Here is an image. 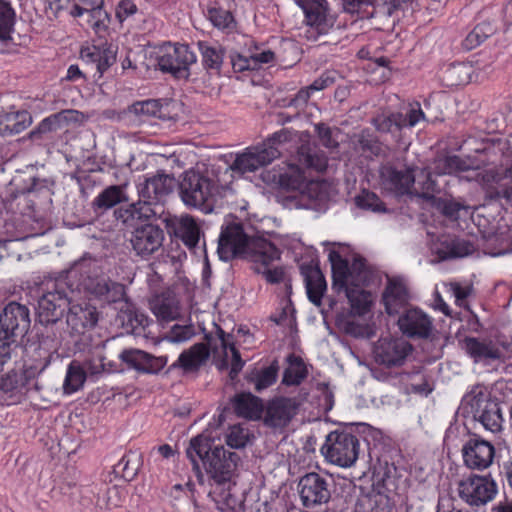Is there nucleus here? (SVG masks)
I'll return each mask as SVG.
<instances>
[{"mask_svg": "<svg viewBox=\"0 0 512 512\" xmlns=\"http://www.w3.org/2000/svg\"><path fill=\"white\" fill-rule=\"evenodd\" d=\"M298 163H289L274 171L271 181L279 188L294 191L301 190L306 184L304 168L324 171L327 168V157L309 144L301 145L297 151Z\"/></svg>", "mask_w": 512, "mask_h": 512, "instance_id": "5", "label": "nucleus"}, {"mask_svg": "<svg viewBox=\"0 0 512 512\" xmlns=\"http://www.w3.org/2000/svg\"><path fill=\"white\" fill-rule=\"evenodd\" d=\"M424 113L421 108H411L406 114L400 112H382L371 119V124L379 133L390 134L395 141H399L401 131L407 127L415 126Z\"/></svg>", "mask_w": 512, "mask_h": 512, "instance_id": "14", "label": "nucleus"}, {"mask_svg": "<svg viewBox=\"0 0 512 512\" xmlns=\"http://www.w3.org/2000/svg\"><path fill=\"white\" fill-rule=\"evenodd\" d=\"M315 131L323 146L327 148L338 147V141L334 139L332 129L324 123L315 125Z\"/></svg>", "mask_w": 512, "mask_h": 512, "instance_id": "63", "label": "nucleus"}, {"mask_svg": "<svg viewBox=\"0 0 512 512\" xmlns=\"http://www.w3.org/2000/svg\"><path fill=\"white\" fill-rule=\"evenodd\" d=\"M300 273L305 282L308 299L316 306H320L327 287L320 268L312 263H303L300 265Z\"/></svg>", "mask_w": 512, "mask_h": 512, "instance_id": "33", "label": "nucleus"}, {"mask_svg": "<svg viewBox=\"0 0 512 512\" xmlns=\"http://www.w3.org/2000/svg\"><path fill=\"white\" fill-rule=\"evenodd\" d=\"M321 452L330 463L350 467L358 458L359 440L349 432L333 431L327 435Z\"/></svg>", "mask_w": 512, "mask_h": 512, "instance_id": "8", "label": "nucleus"}, {"mask_svg": "<svg viewBox=\"0 0 512 512\" xmlns=\"http://www.w3.org/2000/svg\"><path fill=\"white\" fill-rule=\"evenodd\" d=\"M175 492H179L180 496H175V502L172 503L176 512H197V506L191 495L184 491L180 484L174 485Z\"/></svg>", "mask_w": 512, "mask_h": 512, "instance_id": "56", "label": "nucleus"}, {"mask_svg": "<svg viewBox=\"0 0 512 512\" xmlns=\"http://www.w3.org/2000/svg\"><path fill=\"white\" fill-rule=\"evenodd\" d=\"M129 200L121 185H111L105 188L92 202L94 212L103 213L114 206Z\"/></svg>", "mask_w": 512, "mask_h": 512, "instance_id": "39", "label": "nucleus"}, {"mask_svg": "<svg viewBox=\"0 0 512 512\" xmlns=\"http://www.w3.org/2000/svg\"><path fill=\"white\" fill-rule=\"evenodd\" d=\"M210 350L205 343H196L184 350L169 370L180 368L184 373L197 372L209 359Z\"/></svg>", "mask_w": 512, "mask_h": 512, "instance_id": "32", "label": "nucleus"}, {"mask_svg": "<svg viewBox=\"0 0 512 512\" xmlns=\"http://www.w3.org/2000/svg\"><path fill=\"white\" fill-rule=\"evenodd\" d=\"M139 467L140 455L133 452L124 455L116 465V468L122 470L123 476L126 478H133L137 474Z\"/></svg>", "mask_w": 512, "mask_h": 512, "instance_id": "58", "label": "nucleus"}, {"mask_svg": "<svg viewBox=\"0 0 512 512\" xmlns=\"http://www.w3.org/2000/svg\"><path fill=\"white\" fill-rule=\"evenodd\" d=\"M195 334V328L192 324H175L170 328L169 331L166 332L164 339L168 342L178 344L190 340Z\"/></svg>", "mask_w": 512, "mask_h": 512, "instance_id": "54", "label": "nucleus"}, {"mask_svg": "<svg viewBox=\"0 0 512 512\" xmlns=\"http://www.w3.org/2000/svg\"><path fill=\"white\" fill-rule=\"evenodd\" d=\"M497 485L491 478L471 474L458 483L459 497L471 507H480L492 501Z\"/></svg>", "mask_w": 512, "mask_h": 512, "instance_id": "13", "label": "nucleus"}, {"mask_svg": "<svg viewBox=\"0 0 512 512\" xmlns=\"http://www.w3.org/2000/svg\"><path fill=\"white\" fill-rule=\"evenodd\" d=\"M412 0H342L344 12L362 17H391Z\"/></svg>", "mask_w": 512, "mask_h": 512, "instance_id": "17", "label": "nucleus"}, {"mask_svg": "<svg viewBox=\"0 0 512 512\" xmlns=\"http://www.w3.org/2000/svg\"><path fill=\"white\" fill-rule=\"evenodd\" d=\"M491 33L490 24H479L466 36L463 45L466 49L471 50L480 45Z\"/></svg>", "mask_w": 512, "mask_h": 512, "instance_id": "55", "label": "nucleus"}, {"mask_svg": "<svg viewBox=\"0 0 512 512\" xmlns=\"http://www.w3.org/2000/svg\"><path fill=\"white\" fill-rule=\"evenodd\" d=\"M435 182L428 177L426 182V192L421 194V197L431 203V205L437 209L441 214L445 217H448L452 220H457L459 218V211L463 207L459 202L454 200H449L441 197H435L433 194L429 193V190L432 192L435 190Z\"/></svg>", "mask_w": 512, "mask_h": 512, "instance_id": "40", "label": "nucleus"}, {"mask_svg": "<svg viewBox=\"0 0 512 512\" xmlns=\"http://www.w3.org/2000/svg\"><path fill=\"white\" fill-rule=\"evenodd\" d=\"M150 307L160 321L169 322L177 319L180 315L179 301L175 294L170 291L156 295L150 301Z\"/></svg>", "mask_w": 512, "mask_h": 512, "instance_id": "35", "label": "nucleus"}, {"mask_svg": "<svg viewBox=\"0 0 512 512\" xmlns=\"http://www.w3.org/2000/svg\"><path fill=\"white\" fill-rule=\"evenodd\" d=\"M461 452L464 465L467 468L482 471L491 466L495 448L489 441L473 434L464 443Z\"/></svg>", "mask_w": 512, "mask_h": 512, "instance_id": "19", "label": "nucleus"}, {"mask_svg": "<svg viewBox=\"0 0 512 512\" xmlns=\"http://www.w3.org/2000/svg\"><path fill=\"white\" fill-rule=\"evenodd\" d=\"M197 47L200 53L201 65L210 76H220L224 64L225 48L220 44L208 41H198Z\"/></svg>", "mask_w": 512, "mask_h": 512, "instance_id": "34", "label": "nucleus"}, {"mask_svg": "<svg viewBox=\"0 0 512 512\" xmlns=\"http://www.w3.org/2000/svg\"><path fill=\"white\" fill-rule=\"evenodd\" d=\"M331 485L328 480L316 472L303 475L297 485L302 505L315 508L328 503L331 498Z\"/></svg>", "mask_w": 512, "mask_h": 512, "instance_id": "15", "label": "nucleus"}, {"mask_svg": "<svg viewBox=\"0 0 512 512\" xmlns=\"http://www.w3.org/2000/svg\"><path fill=\"white\" fill-rule=\"evenodd\" d=\"M287 361L289 366L284 371L282 383L287 386L300 384L307 376V369L302 358L290 354Z\"/></svg>", "mask_w": 512, "mask_h": 512, "instance_id": "46", "label": "nucleus"}, {"mask_svg": "<svg viewBox=\"0 0 512 512\" xmlns=\"http://www.w3.org/2000/svg\"><path fill=\"white\" fill-rule=\"evenodd\" d=\"M339 328L347 335L359 338L367 335V325L355 319H344L338 322Z\"/></svg>", "mask_w": 512, "mask_h": 512, "instance_id": "61", "label": "nucleus"}, {"mask_svg": "<svg viewBox=\"0 0 512 512\" xmlns=\"http://www.w3.org/2000/svg\"><path fill=\"white\" fill-rule=\"evenodd\" d=\"M164 239V230L151 222L137 225L130 232L128 241L135 256L148 260L163 246Z\"/></svg>", "mask_w": 512, "mask_h": 512, "instance_id": "12", "label": "nucleus"}, {"mask_svg": "<svg viewBox=\"0 0 512 512\" xmlns=\"http://www.w3.org/2000/svg\"><path fill=\"white\" fill-rule=\"evenodd\" d=\"M444 249L440 252L442 259L462 258L475 251V245L464 238H453L443 242Z\"/></svg>", "mask_w": 512, "mask_h": 512, "instance_id": "43", "label": "nucleus"}, {"mask_svg": "<svg viewBox=\"0 0 512 512\" xmlns=\"http://www.w3.org/2000/svg\"><path fill=\"white\" fill-rule=\"evenodd\" d=\"M398 325L403 334L410 338H428L433 327L430 317L417 308L408 309L400 316Z\"/></svg>", "mask_w": 512, "mask_h": 512, "instance_id": "28", "label": "nucleus"}, {"mask_svg": "<svg viewBox=\"0 0 512 512\" xmlns=\"http://www.w3.org/2000/svg\"><path fill=\"white\" fill-rule=\"evenodd\" d=\"M209 497L221 512H247L244 493L237 492L235 487L231 486V483L226 486L211 488Z\"/></svg>", "mask_w": 512, "mask_h": 512, "instance_id": "29", "label": "nucleus"}, {"mask_svg": "<svg viewBox=\"0 0 512 512\" xmlns=\"http://www.w3.org/2000/svg\"><path fill=\"white\" fill-rule=\"evenodd\" d=\"M248 442V433L239 425L230 427L226 435V443L230 448H244Z\"/></svg>", "mask_w": 512, "mask_h": 512, "instance_id": "60", "label": "nucleus"}, {"mask_svg": "<svg viewBox=\"0 0 512 512\" xmlns=\"http://www.w3.org/2000/svg\"><path fill=\"white\" fill-rule=\"evenodd\" d=\"M197 56L187 44H166L157 57L159 69L177 79H188L189 67L196 63Z\"/></svg>", "mask_w": 512, "mask_h": 512, "instance_id": "10", "label": "nucleus"}, {"mask_svg": "<svg viewBox=\"0 0 512 512\" xmlns=\"http://www.w3.org/2000/svg\"><path fill=\"white\" fill-rule=\"evenodd\" d=\"M135 208L137 211L136 218L141 221H147V223H156L161 220L165 224L166 217L170 214L166 212L164 204L157 201H150L139 197V200L135 202Z\"/></svg>", "mask_w": 512, "mask_h": 512, "instance_id": "41", "label": "nucleus"}, {"mask_svg": "<svg viewBox=\"0 0 512 512\" xmlns=\"http://www.w3.org/2000/svg\"><path fill=\"white\" fill-rule=\"evenodd\" d=\"M255 272L262 274L265 280L270 284H278L280 282H286V289L288 293H291L290 279H287L285 270L282 267H276L270 269L269 266L265 268H255Z\"/></svg>", "mask_w": 512, "mask_h": 512, "instance_id": "57", "label": "nucleus"}, {"mask_svg": "<svg viewBox=\"0 0 512 512\" xmlns=\"http://www.w3.org/2000/svg\"><path fill=\"white\" fill-rule=\"evenodd\" d=\"M31 124L27 111L5 112L0 109V136L19 134Z\"/></svg>", "mask_w": 512, "mask_h": 512, "instance_id": "38", "label": "nucleus"}, {"mask_svg": "<svg viewBox=\"0 0 512 512\" xmlns=\"http://www.w3.org/2000/svg\"><path fill=\"white\" fill-rule=\"evenodd\" d=\"M332 268L333 289L343 292L347 297L352 311L363 315L369 311L372 304L371 293L363 289L373 280L374 271L365 258L358 254L352 256V262L344 258L340 252H329Z\"/></svg>", "mask_w": 512, "mask_h": 512, "instance_id": "2", "label": "nucleus"}, {"mask_svg": "<svg viewBox=\"0 0 512 512\" xmlns=\"http://www.w3.org/2000/svg\"><path fill=\"white\" fill-rule=\"evenodd\" d=\"M81 291L101 304L115 302L124 295L120 283L105 276L95 259L84 257L66 275L46 284L37 297L35 321L45 328L56 325Z\"/></svg>", "mask_w": 512, "mask_h": 512, "instance_id": "1", "label": "nucleus"}, {"mask_svg": "<svg viewBox=\"0 0 512 512\" xmlns=\"http://www.w3.org/2000/svg\"><path fill=\"white\" fill-rule=\"evenodd\" d=\"M231 65L234 72H244L247 70H256L255 62L252 58V52L249 55H242L240 53H231Z\"/></svg>", "mask_w": 512, "mask_h": 512, "instance_id": "62", "label": "nucleus"}, {"mask_svg": "<svg viewBox=\"0 0 512 512\" xmlns=\"http://www.w3.org/2000/svg\"><path fill=\"white\" fill-rule=\"evenodd\" d=\"M472 71L470 63H452L443 71L442 78L449 87L464 85L470 82Z\"/></svg>", "mask_w": 512, "mask_h": 512, "instance_id": "42", "label": "nucleus"}, {"mask_svg": "<svg viewBox=\"0 0 512 512\" xmlns=\"http://www.w3.org/2000/svg\"><path fill=\"white\" fill-rule=\"evenodd\" d=\"M207 17L214 27L221 30L229 29L234 22L232 14L219 7H209L207 9Z\"/></svg>", "mask_w": 512, "mask_h": 512, "instance_id": "53", "label": "nucleus"}, {"mask_svg": "<svg viewBox=\"0 0 512 512\" xmlns=\"http://www.w3.org/2000/svg\"><path fill=\"white\" fill-rule=\"evenodd\" d=\"M304 13L307 38L317 40L333 30L336 16L331 13L327 0H296Z\"/></svg>", "mask_w": 512, "mask_h": 512, "instance_id": "9", "label": "nucleus"}, {"mask_svg": "<svg viewBox=\"0 0 512 512\" xmlns=\"http://www.w3.org/2000/svg\"><path fill=\"white\" fill-rule=\"evenodd\" d=\"M86 380V373L76 362H72L67 369L63 384L65 394H72L78 391Z\"/></svg>", "mask_w": 512, "mask_h": 512, "instance_id": "47", "label": "nucleus"}, {"mask_svg": "<svg viewBox=\"0 0 512 512\" xmlns=\"http://www.w3.org/2000/svg\"><path fill=\"white\" fill-rule=\"evenodd\" d=\"M278 370L279 365L275 360L270 366L253 371L246 378L248 382L254 383L257 392H261L276 382Z\"/></svg>", "mask_w": 512, "mask_h": 512, "instance_id": "45", "label": "nucleus"}, {"mask_svg": "<svg viewBox=\"0 0 512 512\" xmlns=\"http://www.w3.org/2000/svg\"><path fill=\"white\" fill-rule=\"evenodd\" d=\"M461 406L464 413L471 415L486 430L492 433L502 430L503 409L497 399H492L490 395L481 390H472L464 396Z\"/></svg>", "mask_w": 512, "mask_h": 512, "instance_id": "7", "label": "nucleus"}, {"mask_svg": "<svg viewBox=\"0 0 512 512\" xmlns=\"http://www.w3.org/2000/svg\"><path fill=\"white\" fill-rule=\"evenodd\" d=\"M368 512H391L390 500L386 495L376 494L369 498Z\"/></svg>", "mask_w": 512, "mask_h": 512, "instance_id": "64", "label": "nucleus"}, {"mask_svg": "<svg viewBox=\"0 0 512 512\" xmlns=\"http://www.w3.org/2000/svg\"><path fill=\"white\" fill-rule=\"evenodd\" d=\"M357 144L363 153L379 156L383 152L382 143L378 137L369 129H363L357 134Z\"/></svg>", "mask_w": 512, "mask_h": 512, "instance_id": "49", "label": "nucleus"}, {"mask_svg": "<svg viewBox=\"0 0 512 512\" xmlns=\"http://www.w3.org/2000/svg\"><path fill=\"white\" fill-rule=\"evenodd\" d=\"M116 54L117 51L112 45L84 47L80 51L87 72H95L99 77L116 62Z\"/></svg>", "mask_w": 512, "mask_h": 512, "instance_id": "26", "label": "nucleus"}, {"mask_svg": "<svg viewBox=\"0 0 512 512\" xmlns=\"http://www.w3.org/2000/svg\"><path fill=\"white\" fill-rule=\"evenodd\" d=\"M379 176L381 185L385 190L400 195L408 194L415 182V174L412 168L398 169L391 164L382 165Z\"/></svg>", "mask_w": 512, "mask_h": 512, "instance_id": "24", "label": "nucleus"}, {"mask_svg": "<svg viewBox=\"0 0 512 512\" xmlns=\"http://www.w3.org/2000/svg\"><path fill=\"white\" fill-rule=\"evenodd\" d=\"M78 112L75 110H63L55 113L40 122V124L30 132L32 140H42L51 132L62 128L64 124L77 120Z\"/></svg>", "mask_w": 512, "mask_h": 512, "instance_id": "36", "label": "nucleus"}, {"mask_svg": "<svg viewBox=\"0 0 512 512\" xmlns=\"http://www.w3.org/2000/svg\"><path fill=\"white\" fill-rule=\"evenodd\" d=\"M85 6L87 13H89L93 20L92 26L99 29L101 26L105 27L104 20L108 19V14L102 9L103 0H78Z\"/></svg>", "mask_w": 512, "mask_h": 512, "instance_id": "51", "label": "nucleus"}, {"mask_svg": "<svg viewBox=\"0 0 512 512\" xmlns=\"http://www.w3.org/2000/svg\"><path fill=\"white\" fill-rule=\"evenodd\" d=\"M410 300L408 288L401 278H388L382 294V302L389 315H395L405 308Z\"/></svg>", "mask_w": 512, "mask_h": 512, "instance_id": "31", "label": "nucleus"}, {"mask_svg": "<svg viewBox=\"0 0 512 512\" xmlns=\"http://www.w3.org/2000/svg\"><path fill=\"white\" fill-rule=\"evenodd\" d=\"M280 156L277 147L266 144L251 146L243 153L237 154L234 162L230 165L231 170L239 173L254 172L257 169L270 164Z\"/></svg>", "mask_w": 512, "mask_h": 512, "instance_id": "18", "label": "nucleus"}, {"mask_svg": "<svg viewBox=\"0 0 512 512\" xmlns=\"http://www.w3.org/2000/svg\"><path fill=\"white\" fill-rule=\"evenodd\" d=\"M120 285L123 287V297L115 302L109 303L108 305L120 304L116 321L120 324V326L125 330L127 334H132L135 336L144 335L145 329L149 325V319L127 297L125 285L121 283Z\"/></svg>", "mask_w": 512, "mask_h": 512, "instance_id": "20", "label": "nucleus"}, {"mask_svg": "<svg viewBox=\"0 0 512 512\" xmlns=\"http://www.w3.org/2000/svg\"><path fill=\"white\" fill-rule=\"evenodd\" d=\"M29 308L17 302H10L0 313V341L18 342L30 329Z\"/></svg>", "mask_w": 512, "mask_h": 512, "instance_id": "11", "label": "nucleus"}, {"mask_svg": "<svg viewBox=\"0 0 512 512\" xmlns=\"http://www.w3.org/2000/svg\"><path fill=\"white\" fill-rule=\"evenodd\" d=\"M235 413L246 419H260L264 412L262 399L250 392L237 394L233 400Z\"/></svg>", "mask_w": 512, "mask_h": 512, "instance_id": "37", "label": "nucleus"}, {"mask_svg": "<svg viewBox=\"0 0 512 512\" xmlns=\"http://www.w3.org/2000/svg\"><path fill=\"white\" fill-rule=\"evenodd\" d=\"M300 402L295 398L274 397L264 407V424L271 428H284L295 417Z\"/></svg>", "mask_w": 512, "mask_h": 512, "instance_id": "21", "label": "nucleus"}, {"mask_svg": "<svg viewBox=\"0 0 512 512\" xmlns=\"http://www.w3.org/2000/svg\"><path fill=\"white\" fill-rule=\"evenodd\" d=\"M217 333L219 336V339L221 340V346L226 352V350L229 348L232 353V360H231V367L229 371V379L231 382H234L241 370L244 367L245 362L242 360L240 352L235 347L234 343L230 341L232 338L231 334H226L221 327L216 326Z\"/></svg>", "mask_w": 512, "mask_h": 512, "instance_id": "44", "label": "nucleus"}, {"mask_svg": "<svg viewBox=\"0 0 512 512\" xmlns=\"http://www.w3.org/2000/svg\"><path fill=\"white\" fill-rule=\"evenodd\" d=\"M25 375L14 370L0 377V389L4 392H12L25 385Z\"/></svg>", "mask_w": 512, "mask_h": 512, "instance_id": "59", "label": "nucleus"}, {"mask_svg": "<svg viewBox=\"0 0 512 512\" xmlns=\"http://www.w3.org/2000/svg\"><path fill=\"white\" fill-rule=\"evenodd\" d=\"M462 347L475 363L484 365H490L503 356L501 349L492 341L480 340L476 337H465Z\"/></svg>", "mask_w": 512, "mask_h": 512, "instance_id": "30", "label": "nucleus"}, {"mask_svg": "<svg viewBox=\"0 0 512 512\" xmlns=\"http://www.w3.org/2000/svg\"><path fill=\"white\" fill-rule=\"evenodd\" d=\"M217 252L223 261L234 258L246 259L252 269L265 268L280 259L281 251L268 239L248 236L240 223H230L222 229L218 238Z\"/></svg>", "mask_w": 512, "mask_h": 512, "instance_id": "3", "label": "nucleus"}, {"mask_svg": "<svg viewBox=\"0 0 512 512\" xmlns=\"http://www.w3.org/2000/svg\"><path fill=\"white\" fill-rule=\"evenodd\" d=\"M334 82L335 77L332 76L330 72H325L321 74L317 79H315L308 87L299 90L293 101H301L302 103H306L312 92L324 90L325 88L334 84Z\"/></svg>", "mask_w": 512, "mask_h": 512, "instance_id": "48", "label": "nucleus"}, {"mask_svg": "<svg viewBox=\"0 0 512 512\" xmlns=\"http://www.w3.org/2000/svg\"><path fill=\"white\" fill-rule=\"evenodd\" d=\"M165 227L171 237L181 240L189 249L195 248L200 240V227L190 215H170L165 219Z\"/></svg>", "mask_w": 512, "mask_h": 512, "instance_id": "23", "label": "nucleus"}, {"mask_svg": "<svg viewBox=\"0 0 512 512\" xmlns=\"http://www.w3.org/2000/svg\"><path fill=\"white\" fill-rule=\"evenodd\" d=\"M175 178L163 172H158L147 178L138 186V195L145 200L157 201L164 204L165 198L173 191Z\"/></svg>", "mask_w": 512, "mask_h": 512, "instance_id": "27", "label": "nucleus"}, {"mask_svg": "<svg viewBox=\"0 0 512 512\" xmlns=\"http://www.w3.org/2000/svg\"><path fill=\"white\" fill-rule=\"evenodd\" d=\"M119 358L128 368L141 373H158L167 364L166 356L156 357L139 349H125L120 353Z\"/></svg>", "mask_w": 512, "mask_h": 512, "instance_id": "25", "label": "nucleus"}, {"mask_svg": "<svg viewBox=\"0 0 512 512\" xmlns=\"http://www.w3.org/2000/svg\"><path fill=\"white\" fill-rule=\"evenodd\" d=\"M98 320L99 312L90 303H73L72 301L68 305L66 324L72 336L84 335L97 325Z\"/></svg>", "mask_w": 512, "mask_h": 512, "instance_id": "22", "label": "nucleus"}, {"mask_svg": "<svg viewBox=\"0 0 512 512\" xmlns=\"http://www.w3.org/2000/svg\"><path fill=\"white\" fill-rule=\"evenodd\" d=\"M162 104L160 100L148 99L133 103L128 111L137 116L161 117Z\"/></svg>", "mask_w": 512, "mask_h": 512, "instance_id": "50", "label": "nucleus"}, {"mask_svg": "<svg viewBox=\"0 0 512 512\" xmlns=\"http://www.w3.org/2000/svg\"><path fill=\"white\" fill-rule=\"evenodd\" d=\"M218 193V179L213 172L199 169L186 171L179 182V195L186 206L212 210V201Z\"/></svg>", "mask_w": 512, "mask_h": 512, "instance_id": "6", "label": "nucleus"}, {"mask_svg": "<svg viewBox=\"0 0 512 512\" xmlns=\"http://www.w3.org/2000/svg\"><path fill=\"white\" fill-rule=\"evenodd\" d=\"M355 203L359 208L372 212L386 211L385 204L374 192L363 190L362 193L355 198Z\"/></svg>", "mask_w": 512, "mask_h": 512, "instance_id": "52", "label": "nucleus"}, {"mask_svg": "<svg viewBox=\"0 0 512 512\" xmlns=\"http://www.w3.org/2000/svg\"><path fill=\"white\" fill-rule=\"evenodd\" d=\"M412 345L402 337L380 338L373 347V356L376 363L386 367H399L404 364L412 352Z\"/></svg>", "mask_w": 512, "mask_h": 512, "instance_id": "16", "label": "nucleus"}, {"mask_svg": "<svg viewBox=\"0 0 512 512\" xmlns=\"http://www.w3.org/2000/svg\"><path fill=\"white\" fill-rule=\"evenodd\" d=\"M186 455L197 472H200L199 462L203 463L211 488L230 484L240 460L237 453L214 446L213 440L202 434L190 440Z\"/></svg>", "mask_w": 512, "mask_h": 512, "instance_id": "4", "label": "nucleus"}]
</instances>
